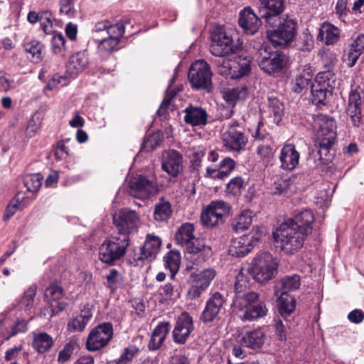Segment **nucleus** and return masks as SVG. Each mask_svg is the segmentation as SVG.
Instances as JSON below:
<instances>
[{
	"instance_id": "obj_1",
	"label": "nucleus",
	"mask_w": 364,
	"mask_h": 364,
	"mask_svg": "<svg viewBox=\"0 0 364 364\" xmlns=\"http://www.w3.org/2000/svg\"><path fill=\"white\" fill-rule=\"evenodd\" d=\"M305 235L291 222L287 221L273 232L276 247L287 255H294L302 247Z\"/></svg>"
},
{
	"instance_id": "obj_2",
	"label": "nucleus",
	"mask_w": 364,
	"mask_h": 364,
	"mask_svg": "<svg viewBox=\"0 0 364 364\" xmlns=\"http://www.w3.org/2000/svg\"><path fill=\"white\" fill-rule=\"evenodd\" d=\"M278 262L269 252H261L252 259L247 273L257 282L264 283L274 278L277 274Z\"/></svg>"
},
{
	"instance_id": "obj_3",
	"label": "nucleus",
	"mask_w": 364,
	"mask_h": 364,
	"mask_svg": "<svg viewBox=\"0 0 364 364\" xmlns=\"http://www.w3.org/2000/svg\"><path fill=\"white\" fill-rule=\"evenodd\" d=\"M312 126L319 141L320 149L318 154L321 156V151H327L334 144L336 136V121L330 116L316 114L313 117Z\"/></svg>"
},
{
	"instance_id": "obj_4",
	"label": "nucleus",
	"mask_w": 364,
	"mask_h": 364,
	"mask_svg": "<svg viewBox=\"0 0 364 364\" xmlns=\"http://www.w3.org/2000/svg\"><path fill=\"white\" fill-rule=\"evenodd\" d=\"M129 246L128 236L119 235L107 238L99 247V259L103 263L112 264L125 255Z\"/></svg>"
},
{
	"instance_id": "obj_5",
	"label": "nucleus",
	"mask_w": 364,
	"mask_h": 364,
	"mask_svg": "<svg viewBox=\"0 0 364 364\" xmlns=\"http://www.w3.org/2000/svg\"><path fill=\"white\" fill-rule=\"evenodd\" d=\"M194 225L190 223H183L175 233V241L179 246L185 247L189 254L209 255L210 247L206 246L194 235Z\"/></svg>"
},
{
	"instance_id": "obj_6",
	"label": "nucleus",
	"mask_w": 364,
	"mask_h": 364,
	"mask_svg": "<svg viewBox=\"0 0 364 364\" xmlns=\"http://www.w3.org/2000/svg\"><path fill=\"white\" fill-rule=\"evenodd\" d=\"M213 73L209 64L204 60H199L192 63L188 80L192 87L197 90L210 92L212 90Z\"/></svg>"
},
{
	"instance_id": "obj_7",
	"label": "nucleus",
	"mask_w": 364,
	"mask_h": 364,
	"mask_svg": "<svg viewBox=\"0 0 364 364\" xmlns=\"http://www.w3.org/2000/svg\"><path fill=\"white\" fill-rule=\"evenodd\" d=\"M257 63L264 73L272 75L281 72L287 64L285 55L281 52L270 50L266 44L258 49Z\"/></svg>"
},
{
	"instance_id": "obj_8",
	"label": "nucleus",
	"mask_w": 364,
	"mask_h": 364,
	"mask_svg": "<svg viewBox=\"0 0 364 364\" xmlns=\"http://www.w3.org/2000/svg\"><path fill=\"white\" fill-rule=\"evenodd\" d=\"M210 53L218 57H224L236 53L238 47L233 43L232 38L224 27L216 26L211 32Z\"/></svg>"
},
{
	"instance_id": "obj_9",
	"label": "nucleus",
	"mask_w": 364,
	"mask_h": 364,
	"mask_svg": "<svg viewBox=\"0 0 364 364\" xmlns=\"http://www.w3.org/2000/svg\"><path fill=\"white\" fill-rule=\"evenodd\" d=\"M243 300L246 302L242 301L241 306L233 305L236 309L242 312L240 317L243 321H254L267 314L266 304L258 300L257 293H250Z\"/></svg>"
},
{
	"instance_id": "obj_10",
	"label": "nucleus",
	"mask_w": 364,
	"mask_h": 364,
	"mask_svg": "<svg viewBox=\"0 0 364 364\" xmlns=\"http://www.w3.org/2000/svg\"><path fill=\"white\" fill-rule=\"evenodd\" d=\"M113 223L120 235H129L136 230L140 226L141 220L139 214L129 208H122L113 215Z\"/></svg>"
},
{
	"instance_id": "obj_11",
	"label": "nucleus",
	"mask_w": 364,
	"mask_h": 364,
	"mask_svg": "<svg viewBox=\"0 0 364 364\" xmlns=\"http://www.w3.org/2000/svg\"><path fill=\"white\" fill-rule=\"evenodd\" d=\"M296 26L293 19L285 18L279 23L277 28L267 31V38L274 46H287L296 36Z\"/></svg>"
},
{
	"instance_id": "obj_12",
	"label": "nucleus",
	"mask_w": 364,
	"mask_h": 364,
	"mask_svg": "<svg viewBox=\"0 0 364 364\" xmlns=\"http://www.w3.org/2000/svg\"><path fill=\"white\" fill-rule=\"evenodd\" d=\"M113 336L112 325L103 323L93 328L90 333L86 346L90 351H96L107 345Z\"/></svg>"
},
{
	"instance_id": "obj_13",
	"label": "nucleus",
	"mask_w": 364,
	"mask_h": 364,
	"mask_svg": "<svg viewBox=\"0 0 364 364\" xmlns=\"http://www.w3.org/2000/svg\"><path fill=\"white\" fill-rule=\"evenodd\" d=\"M228 209V204L223 200L212 201L201 213V223L204 226L211 228L222 224Z\"/></svg>"
},
{
	"instance_id": "obj_14",
	"label": "nucleus",
	"mask_w": 364,
	"mask_h": 364,
	"mask_svg": "<svg viewBox=\"0 0 364 364\" xmlns=\"http://www.w3.org/2000/svg\"><path fill=\"white\" fill-rule=\"evenodd\" d=\"M129 187L130 195L139 199L149 198L158 191L156 182L141 175L132 178Z\"/></svg>"
},
{
	"instance_id": "obj_15",
	"label": "nucleus",
	"mask_w": 364,
	"mask_h": 364,
	"mask_svg": "<svg viewBox=\"0 0 364 364\" xmlns=\"http://www.w3.org/2000/svg\"><path fill=\"white\" fill-rule=\"evenodd\" d=\"M225 302L226 299L221 293L215 291L211 294L200 315V321L206 323L220 318Z\"/></svg>"
},
{
	"instance_id": "obj_16",
	"label": "nucleus",
	"mask_w": 364,
	"mask_h": 364,
	"mask_svg": "<svg viewBox=\"0 0 364 364\" xmlns=\"http://www.w3.org/2000/svg\"><path fill=\"white\" fill-rule=\"evenodd\" d=\"M194 330L193 317L187 312L181 313L176 318L172 331L175 343L183 345L189 339Z\"/></svg>"
},
{
	"instance_id": "obj_17",
	"label": "nucleus",
	"mask_w": 364,
	"mask_h": 364,
	"mask_svg": "<svg viewBox=\"0 0 364 364\" xmlns=\"http://www.w3.org/2000/svg\"><path fill=\"white\" fill-rule=\"evenodd\" d=\"M247 137L238 129L237 125L230 124L223 134L224 146L229 151L239 153L245 149Z\"/></svg>"
},
{
	"instance_id": "obj_18",
	"label": "nucleus",
	"mask_w": 364,
	"mask_h": 364,
	"mask_svg": "<svg viewBox=\"0 0 364 364\" xmlns=\"http://www.w3.org/2000/svg\"><path fill=\"white\" fill-rule=\"evenodd\" d=\"M258 9L261 18L267 24L274 26L284 10V0H259Z\"/></svg>"
},
{
	"instance_id": "obj_19",
	"label": "nucleus",
	"mask_w": 364,
	"mask_h": 364,
	"mask_svg": "<svg viewBox=\"0 0 364 364\" xmlns=\"http://www.w3.org/2000/svg\"><path fill=\"white\" fill-rule=\"evenodd\" d=\"M362 90L359 86L352 88L349 93L348 103L346 109L347 115L350 117L353 126L358 127L362 119Z\"/></svg>"
},
{
	"instance_id": "obj_20",
	"label": "nucleus",
	"mask_w": 364,
	"mask_h": 364,
	"mask_svg": "<svg viewBox=\"0 0 364 364\" xmlns=\"http://www.w3.org/2000/svg\"><path fill=\"white\" fill-rule=\"evenodd\" d=\"M162 169L171 176L176 177L183 169V156L175 149L164 151L161 157Z\"/></svg>"
},
{
	"instance_id": "obj_21",
	"label": "nucleus",
	"mask_w": 364,
	"mask_h": 364,
	"mask_svg": "<svg viewBox=\"0 0 364 364\" xmlns=\"http://www.w3.org/2000/svg\"><path fill=\"white\" fill-rule=\"evenodd\" d=\"M248 274H250L247 273V270L245 273L243 269L237 274L235 282V297L232 305L241 306L242 301L246 302L243 299L247 297L250 293H255L250 290L251 280Z\"/></svg>"
},
{
	"instance_id": "obj_22",
	"label": "nucleus",
	"mask_w": 364,
	"mask_h": 364,
	"mask_svg": "<svg viewBox=\"0 0 364 364\" xmlns=\"http://www.w3.org/2000/svg\"><path fill=\"white\" fill-rule=\"evenodd\" d=\"M279 159L282 169L293 171L299 164L300 154L294 144H286L281 149Z\"/></svg>"
},
{
	"instance_id": "obj_23",
	"label": "nucleus",
	"mask_w": 364,
	"mask_h": 364,
	"mask_svg": "<svg viewBox=\"0 0 364 364\" xmlns=\"http://www.w3.org/2000/svg\"><path fill=\"white\" fill-rule=\"evenodd\" d=\"M236 163L230 157L224 158L214 168L208 166L206 168L205 177L213 179H223L230 174L235 168Z\"/></svg>"
},
{
	"instance_id": "obj_24",
	"label": "nucleus",
	"mask_w": 364,
	"mask_h": 364,
	"mask_svg": "<svg viewBox=\"0 0 364 364\" xmlns=\"http://www.w3.org/2000/svg\"><path fill=\"white\" fill-rule=\"evenodd\" d=\"M239 24L247 34L253 35L259 30L261 21L250 8H245L240 14Z\"/></svg>"
},
{
	"instance_id": "obj_25",
	"label": "nucleus",
	"mask_w": 364,
	"mask_h": 364,
	"mask_svg": "<svg viewBox=\"0 0 364 364\" xmlns=\"http://www.w3.org/2000/svg\"><path fill=\"white\" fill-rule=\"evenodd\" d=\"M301 285V278L298 274L287 275L277 281L274 286V295L288 294L295 291Z\"/></svg>"
},
{
	"instance_id": "obj_26",
	"label": "nucleus",
	"mask_w": 364,
	"mask_h": 364,
	"mask_svg": "<svg viewBox=\"0 0 364 364\" xmlns=\"http://www.w3.org/2000/svg\"><path fill=\"white\" fill-rule=\"evenodd\" d=\"M161 246V241L159 237L147 235L143 246L140 247V255L137 261L155 258L160 251Z\"/></svg>"
},
{
	"instance_id": "obj_27",
	"label": "nucleus",
	"mask_w": 364,
	"mask_h": 364,
	"mask_svg": "<svg viewBox=\"0 0 364 364\" xmlns=\"http://www.w3.org/2000/svg\"><path fill=\"white\" fill-rule=\"evenodd\" d=\"M184 121L192 126H204L208 122V113L200 107L189 105L185 110Z\"/></svg>"
},
{
	"instance_id": "obj_28",
	"label": "nucleus",
	"mask_w": 364,
	"mask_h": 364,
	"mask_svg": "<svg viewBox=\"0 0 364 364\" xmlns=\"http://www.w3.org/2000/svg\"><path fill=\"white\" fill-rule=\"evenodd\" d=\"M252 238L248 235H243L232 240L229 247L230 255L237 257L247 255L253 247Z\"/></svg>"
},
{
	"instance_id": "obj_29",
	"label": "nucleus",
	"mask_w": 364,
	"mask_h": 364,
	"mask_svg": "<svg viewBox=\"0 0 364 364\" xmlns=\"http://www.w3.org/2000/svg\"><path fill=\"white\" fill-rule=\"evenodd\" d=\"M170 331V323L168 321L160 322L154 329L148 347L149 350H158L164 343Z\"/></svg>"
},
{
	"instance_id": "obj_30",
	"label": "nucleus",
	"mask_w": 364,
	"mask_h": 364,
	"mask_svg": "<svg viewBox=\"0 0 364 364\" xmlns=\"http://www.w3.org/2000/svg\"><path fill=\"white\" fill-rule=\"evenodd\" d=\"M314 221V215L309 210H304L297 213L294 218L289 219L287 222H291L296 229L302 231L306 235L312 230L311 224Z\"/></svg>"
},
{
	"instance_id": "obj_31",
	"label": "nucleus",
	"mask_w": 364,
	"mask_h": 364,
	"mask_svg": "<svg viewBox=\"0 0 364 364\" xmlns=\"http://www.w3.org/2000/svg\"><path fill=\"white\" fill-rule=\"evenodd\" d=\"M340 29L334 25L324 22L321 26L317 40L324 42L326 45H333L340 38Z\"/></svg>"
},
{
	"instance_id": "obj_32",
	"label": "nucleus",
	"mask_w": 364,
	"mask_h": 364,
	"mask_svg": "<svg viewBox=\"0 0 364 364\" xmlns=\"http://www.w3.org/2000/svg\"><path fill=\"white\" fill-rule=\"evenodd\" d=\"M264 112L274 123L279 124L284 114V103L277 97H269Z\"/></svg>"
},
{
	"instance_id": "obj_33",
	"label": "nucleus",
	"mask_w": 364,
	"mask_h": 364,
	"mask_svg": "<svg viewBox=\"0 0 364 364\" xmlns=\"http://www.w3.org/2000/svg\"><path fill=\"white\" fill-rule=\"evenodd\" d=\"M364 52V34H359L346 53L344 60L349 67H353Z\"/></svg>"
},
{
	"instance_id": "obj_34",
	"label": "nucleus",
	"mask_w": 364,
	"mask_h": 364,
	"mask_svg": "<svg viewBox=\"0 0 364 364\" xmlns=\"http://www.w3.org/2000/svg\"><path fill=\"white\" fill-rule=\"evenodd\" d=\"M232 79H239L247 75L251 70V60L245 56H238L231 60Z\"/></svg>"
},
{
	"instance_id": "obj_35",
	"label": "nucleus",
	"mask_w": 364,
	"mask_h": 364,
	"mask_svg": "<svg viewBox=\"0 0 364 364\" xmlns=\"http://www.w3.org/2000/svg\"><path fill=\"white\" fill-rule=\"evenodd\" d=\"M88 63L87 52L86 50L79 51L70 57L67 66L68 70L72 75H77L87 67Z\"/></svg>"
},
{
	"instance_id": "obj_36",
	"label": "nucleus",
	"mask_w": 364,
	"mask_h": 364,
	"mask_svg": "<svg viewBox=\"0 0 364 364\" xmlns=\"http://www.w3.org/2000/svg\"><path fill=\"white\" fill-rule=\"evenodd\" d=\"M53 345V338L45 332L33 333L32 346L38 353L47 352Z\"/></svg>"
},
{
	"instance_id": "obj_37",
	"label": "nucleus",
	"mask_w": 364,
	"mask_h": 364,
	"mask_svg": "<svg viewBox=\"0 0 364 364\" xmlns=\"http://www.w3.org/2000/svg\"><path fill=\"white\" fill-rule=\"evenodd\" d=\"M92 315L89 309H84L68 321L67 328L69 331H82L91 319Z\"/></svg>"
},
{
	"instance_id": "obj_38",
	"label": "nucleus",
	"mask_w": 364,
	"mask_h": 364,
	"mask_svg": "<svg viewBox=\"0 0 364 364\" xmlns=\"http://www.w3.org/2000/svg\"><path fill=\"white\" fill-rule=\"evenodd\" d=\"M173 210L171 203L164 198H161L155 204L154 218L156 221H167L172 215Z\"/></svg>"
},
{
	"instance_id": "obj_39",
	"label": "nucleus",
	"mask_w": 364,
	"mask_h": 364,
	"mask_svg": "<svg viewBox=\"0 0 364 364\" xmlns=\"http://www.w3.org/2000/svg\"><path fill=\"white\" fill-rule=\"evenodd\" d=\"M63 296V288L57 284H52L45 291V297L48 301H58V311H63L66 309L68 303L64 301H58Z\"/></svg>"
},
{
	"instance_id": "obj_40",
	"label": "nucleus",
	"mask_w": 364,
	"mask_h": 364,
	"mask_svg": "<svg viewBox=\"0 0 364 364\" xmlns=\"http://www.w3.org/2000/svg\"><path fill=\"white\" fill-rule=\"evenodd\" d=\"M252 223V212L245 210L232 219L231 226L235 232H242L247 230Z\"/></svg>"
},
{
	"instance_id": "obj_41",
	"label": "nucleus",
	"mask_w": 364,
	"mask_h": 364,
	"mask_svg": "<svg viewBox=\"0 0 364 364\" xmlns=\"http://www.w3.org/2000/svg\"><path fill=\"white\" fill-rule=\"evenodd\" d=\"M274 296L277 298L279 314L283 317L289 316L295 309V299L288 294Z\"/></svg>"
},
{
	"instance_id": "obj_42",
	"label": "nucleus",
	"mask_w": 364,
	"mask_h": 364,
	"mask_svg": "<svg viewBox=\"0 0 364 364\" xmlns=\"http://www.w3.org/2000/svg\"><path fill=\"white\" fill-rule=\"evenodd\" d=\"M215 276L216 271L213 268H208L198 272L192 273L191 278L193 282L208 289Z\"/></svg>"
},
{
	"instance_id": "obj_43",
	"label": "nucleus",
	"mask_w": 364,
	"mask_h": 364,
	"mask_svg": "<svg viewBox=\"0 0 364 364\" xmlns=\"http://www.w3.org/2000/svg\"><path fill=\"white\" fill-rule=\"evenodd\" d=\"M316 84L326 87L331 90H333L338 82L333 70H324L318 73L316 77Z\"/></svg>"
},
{
	"instance_id": "obj_44",
	"label": "nucleus",
	"mask_w": 364,
	"mask_h": 364,
	"mask_svg": "<svg viewBox=\"0 0 364 364\" xmlns=\"http://www.w3.org/2000/svg\"><path fill=\"white\" fill-rule=\"evenodd\" d=\"M264 334L260 330L247 333L242 338L243 343L248 348L256 349L264 343Z\"/></svg>"
},
{
	"instance_id": "obj_45",
	"label": "nucleus",
	"mask_w": 364,
	"mask_h": 364,
	"mask_svg": "<svg viewBox=\"0 0 364 364\" xmlns=\"http://www.w3.org/2000/svg\"><path fill=\"white\" fill-rule=\"evenodd\" d=\"M164 261L165 267L171 272V279H173L180 267V253L176 251H170L164 256Z\"/></svg>"
},
{
	"instance_id": "obj_46",
	"label": "nucleus",
	"mask_w": 364,
	"mask_h": 364,
	"mask_svg": "<svg viewBox=\"0 0 364 364\" xmlns=\"http://www.w3.org/2000/svg\"><path fill=\"white\" fill-rule=\"evenodd\" d=\"M98 43L97 51L101 55H109L118 49L119 42L114 38L102 36L100 40L95 41Z\"/></svg>"
},
{
	"instance_id": "obj_47",
	"label": "nucleus",
	"mask_w": 364,
	"mask_h": 364,
	"mask_svg": "<svg viewBox=\"0 0 364 364\" xmlns=\"http://www.w3.org/2000/svg\"><path fill=\"white\" fill-rule=\"evenodd\" d=\"M331 91V90L324 87H323V86L318 84L311 85L312 103L318 107L324 105L327 92Z\"/></svg>"
},
{
	"instance_id": "obj_48",
	"label": "nucleus",
	"mask_w": 364,
	"mask_h": 364,
	"mask_svg": "<svg viewBox=\"0 0 364 364\" xmlns=\"http://www.w3.org/2000/svg\"><path fill=\"white\" fill-rule=\"evenodd\" d=\"M24 48L31 55L35 63H38L42 60L43 46L39 41H31L24 45Z\"/></svg>"
},
{
	"instance_id": "obj_49",
	"label": "nucleus",
	"mask_w": 364,
	"mask_h": 364,
	"mask_svg": "<svg viewBox=\"0 0 364 364\" xmlns=\"http://www.w3.org/2000/svg\"><path fill=\"white\" fill-rule=\"evenodd\" d=\"M172 282H168L159 289V294L166 299H172L173 297H178L180 290L177 287V282L172 279Z\"/></svg>"
},
{
	"instance_id": "obj_50",
	"label": "nucleus",
	"mask_w": 364,
	"mask_h": 364,
	"mask_svg": "<svg viewBox=\"0 0 364 364\" xmlns=\"http://www.w3.org/2000/svg\"><path fill=\"white\" fill-rule=\"evenodd\" d=\"M36 294V287L32 285L25 291L23 297L19 301V307L21 309H24L25 311L30 310L33 306Z\"/></svg>"
},
{
	"instance_id": "obj_51",
	"label": "nucleus",
	"mask_w": 364,
	"mask_h": 364,
	"mask_svg": "<svg viewBox=\"0 0 364 364\" xmlns=\"http://www.w3.org/2000/svg\"><path fill=\"white\" fill-rule=\"evenodd\" d=\"M43 177L41 173H33L25 176L23 182L27 190L30 192H36L42 184Z\"/></svg>"
},
{
	"instance_id": "obj_52",
	"label": "nucleus",
	"mask_w": 364,
	"mask_h": 364,
	"mask_svg": "<svg viewBox=\"0 0 364 364\" xmlns=\"http://www.w3.org/2000/svg\"><path fill=\"white\" fill-rule=\"evenodd\" d=\"M77 348V342L75 341H70L64 346L63 349L59 352L58 361L60 363H64L68 361L70 358L74 350Z\"/></svg>"
},
{
	"instance_id": "obj_53",
	"label": "nucleus",
	"mask_w": 364,
	"mask_h": 364,
	"mask_svg": "<svg viewBox=\"0 0 364 364\" xmlns=\"http://www.w3.org/2000/svg\"><path fill=\"white\" fill-rule=\"evenodd\" d=\"M244 188V180L240 176L232 178L226 185V192L233 196L240 194Z\"/></svg>"
},
{
	"instance_id": "obj_54",
	"label": "nucleus",
	"mask_w": 364,
	"mask_h": 364,
	"mask_svg": "<svg viewBox=\"0 0 364 364\" xmlns=\"http://www.w3.org/2000/svg\"><path fill=\"white\" fill-rule=\"evenodd\" d=\"M107 281V287L114 291L119 288L122 284V275L115 269H112L106 276Z\"/></svg>"
},
{
	"instance_id": "obj_55",
	"label": "nucleus",
	"mask_w": 364,
	"mask_h": 364,
	"mask_svg": "<svg viewBox=\"0 0 364 364\" xmlns=\"http://www.w3.org/2000/svg\"><path fill=\"white\" fill-rule=\"evenodd\" d=\"M311 75L309 73L300 74L295 79L294 90L296 92H301L303 90L308 87L311 84Z\"/></svg>"
},
{
	"instance_id": "obj_56",
	"label": "nucleus",
	"mask_w": 364,
	"mask_h": 364,
	"mask_svg": "<svg viewBox=\"0 0 364 364\" xmlns=\"http://www.w3.org/2000/svg\"><path fill=\"white\" fill-rule=\"evenodd\" d=\"M124 33V26L122 23H117L116 24H111L109 22V26H107V31L106 32L107 37L114 38L118 42H120V38Z\"/></svg>"
},
{
	"instance_id": "obj_57",
	"label": "nucleus",
	"mask_w": 364,
	"mask_h": 364,
	"mask_svg": "<svg viewBox=\"0 0 364 364\" xmlns=\"http://www.w3.org/2000/svg\"><path fill=\"white\" fill-rule=\"evenodd\" d=\"M139 350V348L136 347L135 345H130L124 349V352L117 360L120 363L122 362L123 364H128L138 355Z\"/></svg>"
},
{
	"instance_id": "obj_58",
	"label": "nucleus",
	"mask_w": 364,
	"mask_h": 364,
	"mask_svg": "<svg viewBox=\"0 0 364 364\" xmlns=\"http://www.w3.org/2000/svg\"><path fill=\"white\" fill-rule=\"evenodd\" d=\"M162 140V134L159 132H155L144 142L142 148L146 149L147 151L153 150L161 144Z\"/></svg>"
},
{
	"instance_id": "obj_59",
	"label": "nucleus",
	"mask_w": 364,
	"mask_h": 364,
	"mask_svg": "<svg viewBox=\"0 0 364 364\" xmlns=\"http://www.w3.org/2000/svg\"><path fill=\"white\" fill-rule=\"evenodd\" d=\"M109 26L108 21H102L96 23L92 29V35L94 41L100 40L102 36H106L107 26Z\"/></svg>"
},
{
	"instance_id": "obj_60",
	"label": "nucleus",
	"mask_w": 364,
	"mask_h": 364,
	"mask_svg": "<svg viewBox=\"0 0 364 364\" xmlns=\"http://www.w3.org/2000/svg\"><path fill=\"white\" fill-rule=\"evenodd\" d=\"M291 184V179L289 177L277 178L272 185L273 193L282 194L290 187Z\"/></svg>"
},
{
	"instance_id": "obj_61",
	"label": "nucleus",
	"mask_w": 364,
	"mask_h": 364,
	"mask_svg": "<svg viewBox=\"0 0 364 364\" xmlns=\"http://www.w3.org/2000/svg\"><path fill=\"white\" fill-rule=\"evenodd\" d=\"M320 55L324 70H333L337 61L336 55L328 50H323Z\"/></svg>"
},
{
	"instance_id": "obj_62",
	"label": "nucleus",
	"mask_w": 364,
	"mask_h": 364,
	"mask_svg": "<svg viewBox=\"0 0 364 364\" xmlns=\"http://www.w3.org/2000/svg\"><path fill=\"white\" fill-rule=\"evenodd\" d=\"M215 63L218 65V72L220 75L232 78V65L231 60L221 58L215 60Z\"/></svg>"
},
{
	"instance_id": "obj_63",
	"label": "nucleus",
	"mask_w": 364,
	"mask_h": 364,
	"mask_svg": "<svg viewBox=\"0 0 364 364\" xmlns=\"http://www.w3.org/2000/svg\"><path fill=\"white\" fill-rule=\"evenodd\" d=\"M0 84L6 92L14 89L18 85V83L16 82L14 80L4 71H0Z\"/></svg>"
},
{
	"instance_id": "obj_64",
	"label": "nucleus",
	"mask_w": 364,
	"mask_h": 364,
	"mask_svg": "<svg viewBox=\"0 0 364 364\" xmlns=\"http://www.w3.org/2000/svg\"><path fill=\"white\" fill-rule=\"evenodd\" d=\"M41 126V118L35 114L30 119L26 129V134L28 137H33Z\"/></svg>"
}]
</instances>
